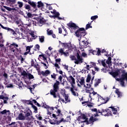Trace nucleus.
<instances>
[{
	"label": "nucleus",
	"instance_id": "obj_1",
	"mask_svg": "<svg viewBox=\"0 0 127 127\" xmlns=\"http://www.w3.org/2000/svg\"><path fill=\"white\" fill-rule=\"evenodd\" d=\"M67 26L71 29V32H75L76 37L81 38V37H84L87 34L85 28H79V26H77L75 23H69L67 24Z\"/></svg>",
	"mask_w": 127,
	"mask_h": 127
},
{
	"label": "nucleus",
	"instance_id": "obj_2",
	"mask_svg": "<svg viewBox=\"0 0 127 127\" xmlns=\"http://www.w3.org/2000/svg\"><path fill=\"white\" fill-rule=\"evenodd\" d=\"M122 74L121 75L120 78H117L116 80L118 82H120V84L122 87H125V80L127 83V72H126V70H121Z\"/></svg>",
	"mask_w": 127,
	"mask_h": 127
},
{
	"label": "nucleus",
	"instance_id": "obj_3",
	"mask_svg": "<svg viewBox=\"0 0 127 127\" xmlns=\"http://www.w3.org/2000/svg\"><path fill=\"white\" fill-rule=\"evenodd\" d=\"M59 84H60L59 81L56 80L53 85V89L50 90V94L52 96H53L54 98H57L56 93H57L58 90H59Z\"/></svg>",
	"mask_w": 127,
	"mask_h": 127
},
{
	"label": "nucleus",
	"instance_id": "obj_4",
	"mask_svg": "<svg viewBox=\"0 0 127 127\" xmlns=\"http://www.w3.org/2000/svg\"><path fill=\"white\" fill-rule=\"evenodd\" d=\"M38 75H40V78L42 79V81L44 82V80H45V78H43L44 77H47L48 75L50 74V70H46L44 71H38Z\"/></svg>",
	"mask_w": 127,
	"mask_h": 127
},
{
	"label": "nucleus",
	"instance_id": "obj_5",
	"mask_svg": "<svg viewBox=\"0 0 127 127\" xmlns=\"http://www.w3.org/2000/svg\"><path fill=\"white\" fill-rule=\"evenodd\" d=\"M97 97H98V102H99L100 104V105H103L104 104H107L108 102L110 100V98L107 97L106 99L103 98V97H102L101 95L97 94Z\"/></svg>",
	"mask_w": 127,
	"mask_h": 127
},
{
	"label": "nucleus",
	"instance_id": "obj_6",
	"mask_svg": "<svg viewBox=\"0 0 127 127\" xmlns=\"http://www.w3.org/2000/svg\"><path fill=\"white\" fill-rule=\"evenodd\" d=\"M99 121V119L97 118H94V117L91 116L90 118L89 121H82V123H86V125H90L91 124H94V123H95V122H97Z\"/></svg>",
	"mask_w": 127,
	"mask_h": 127
},
{
	"label": "nucleus",
	"instance_id": "obj_7",
	"mask_svg": "<svg viewBox=\"0 0 127 127\" xmlns=\"http://www.w3.org/2000/svg\"><path fill=\"white\" fill-rule=\"evenodd\" d=\"M75 56H76L77 59L74 62L75 64H81V63H83V62H84V60L83 59V58L80 56V54H79V53L77 52Z\"/></svg>",
	"mask_w": 127,
	"mask_h": 127
},
{
	"label": "nucleus",
	"instance_id": "obj_8",
	"mask_svg": "<svg viewBox=\"0 0 127 127\" xmlns=\"http://www.w3.org/2000/svg\"><path fill=\"white\" fill-rule=\"evenodd\" d=\"M65 78L67 79V81L70 83L71 86H74L76 82H75V78L72 76V75H70L69 76H65Z\"/></svg>",
	"mask_w": 127,
	"mask_h": 127
},
{
	"label": "nucleus",
	"instance_id": "obj_9",
	"mask_svg": "<svg viewBox=\"0 0 127 127\" xmlns=\"http://www.w3.org/2000/svg\"><path fill=\"white\" fill-rule=\"evenodd\" d=\"M28 3L33 8V11H36L37 10V3L30 0L28 1Z\"/></svg>",
	"mask_w": 127,
	"mask_h": 127
},
{
	"label": "nucleus",
	"instance_id": "obj_10",
	"mask_svg": "<svg viewBox=\"0 0 127 127\" xmlns=\"http://www.w3.org/2000/svg\"><path fill=\"white\" fill-rule=\"evenodd\" d=\"M68 120H64V119L62 118L61 119V120H55V122H53L52 121H49L50 124H51V125H60V124H61V123H62V122H68Z\"/></svg>",
	"mask_w": 127,
	"mask_h": 127
},
{
	"label": "nucleus",
	"instance_id": "obj_11",
	"mask_svg": "<svg viewBox=\"0 0 127 127\" xmlns=\"http://www.w3.org/2000/svg\"><path fill=\"white\" fill-rule=\"evenodd\" d=\"M89 45V43L87 41H82L79 42V46L81 49L87 48Z\"/></svg>",
	"mask_w": 127,
	"mask_h": 127
},
{
	"label": "nucleus",
	"instance_id": "obj_12",
	"mask_svg": "<svg viewBox=\"0 0 127 127\" xmlns=\"http://www.w3.org/2000/svg\"><path fill=\"white\" fill-rule=\"evenodd\" d=\"M56 113L58 114V115L53 114L52 116L54 118V119H56V121H60L59 119H58V117H60V116L61 118H62L63 117V115H62L61 113V110H60V109H58Z\"/></svg>",
	"mask_w": 127,
	"mask_h": 127
},
{
	"label": "nucleus",
	"instance_id": "obj_13",
	"mask_svg": "<svg viewBox=\"0 0 127 127\" xmlns=\"http://www.w3.org/2000/svg\"><path fill=\"white\" fill-rule=\"evenodd\" d=\"M61 94L62 96L64 97L65 101L64 103H65V104H67V103H70L71 99H70V98H69V95H68V94H66L65 92H64V93L61 92Z\"/></svg>",
	"mask_w": 127,
	"mask_h": 127
},
{
	"label": "nucleus",
	"instance_id": "obj_14",
	"mask_svg": "<svg viewBox=\"0 0 127 127\" xmlns=\"http://www.w3.org/2000/svg\"><path fill=\"white\" fill-rule=\"evenodd\" d=\"M59 43H61L62 45H63L64 47V48H68L69 51H72V49H73V47L72 46L69 47L68 44L66 43H62L61 42V41H60Z\"/></svg>",
	"mask_w": 127,
	"mask_h": 127
},
{
	"label": "nucleus",
	"instance_id": "obj_15",
	"mask_svg": "<svg viewBox=\"0 0 127 127\" xmlns=\"http://www.w3.org/2000/svg\"><path fill=\"white\" fill-rule=\"evenodd\" d=\"M121 71H122V70L117 69L116 71L110 72V75H112V76H113V77H114V78H116V77H117V76H119V74H120V73H121Z\"/></svg>",
	"mask_w": 127,
	"mask_h": 127
},
{
	"label": "nucleus",
	"instance_id": "obj_16",
	"mask_svg": "<svg viewBox=\"0 0 127 127\" xmlns=\"http://www.w3.org/2000/svg\"><path fill=\"white\" fill-rule=\"evenodd\" d=\"M103 112H104V116L105 117H109L112 116V111L110 109H103Z\"/></svg>",
	"mask_w": 127,
	"mask_h": 127
},
{
	"label": "nucleus",
	"instance_id": "obj_17",
	"mask_svg": "<svg viewBox=\"0 0 127 127\" xmlns=\"http://www.w3.org/2000/svg\"><path fill=\"white\" fill-rule=\"evenodd\" d=\"M12 46L15 47L14 48H12ZM9 47H10V50H11V51L14 52V51H15V49L14 48H15V47H18V45L15 44V43H13L9 46Z\"/></svg>",
	"mask_w": 127,
	"mask_h": 127
},
{
	"label": "nucleus",
	"instance_id": "obj_18",
	"mask_svg": "<svg viewBox=\"0 0 127 127\" xmlns=\"http://www.w3.org/2000/svg\"><path fill=\"white\" fill-rule=\"evenodd\" d=\"M79 83L77 84V86L78 87H79V88H81V87H82V86H83V85H84V84H85V79L84 78V77H81L80 79V81H79Z\"/></svg>",
	"mask_w": 127,
	"mask_h": 127
},
{
	"label": "nucleus",
	"instance_id": "obj_19",
	"mask_svg": "<svg viewBox=\"0 0 127 127\" xmlns=\"http://www.w3.org/2000/svg\"><path fill=\"white\" fill-rule=\"evenodd\" d=\"M31 67H34V68H35L36 69L37 71H39V70L40 69V67H37L36 64H35V62H34V61L33 60H32L31 61Z\"/></svg>",
	"mask_w": 127,
	"mask_h": 127
},
{
	"label": "nucleus",
	"instance_id": "obj_20",
	"mask_svg": "<svg viewBox=\"0 0 127 127\" xmlns=\"http://www.w3.org/2000/svg\"><path fill=\"white\" fill-rule=\"evenodd\" d=\"M74 89H75V86L74 85L71 86V87L70 88V92H71V94L75 96H78V93L75 92Z\"/></svg>",
	"mask_w": 127,
	"mask_h": 127
},
{
	"label": "nucleus",
	"instance_id": "obj_21",
	"mask_svg": "<svg viewBox=\"0 0 127 127\" xmlns=\"http://www.w3.org/2000/svg\"><path fill=\"white\" fill-rule=\"evenodd\" d=\"M98 62L99 63V64H100V63L102 64V66H103V67H107L108 68V66H107V64H106V60H103L102 61H98Z\"/></svg>",
	"mask_w": 127,
	"mask_h": 127
},
{
	"label": "nucleus",
	"instance_id": "obj_22",
	"mask_svg": "<svg viewBox=\"0 0 127 127\" xmlns=\"http://www.w3.org/2000/svg\"><path fill=\"white\" fill-rule=\"evenodd\" d=\"M32 115V112H31V110L30 109H28L26 111V114L25 117L26 118H28V117H30Z\"/></svg>",
	"mask_w": 127,
	"mask_h": 127
},
{
	"label": "nucleus",
	"instance_id": "obj_23",
	"mask_svg": "<svg viewBox=\"0 0 127 127\" xmlns=\"http://www.w3.org/2000/svg\"><path fill=\"white\" fill-rule=\"evenodd\" d=\"M18 119L19 121H23V120H25V117L23 116L22 113H20L18 115Z\"/></svg>",
	"mask_w": 127,
	"mask_h": 127
},
{
	"label": "nucleus",
	"instance_id": "obj_24",
	"mask_svg": "<svg viewBox=\"0 0 127 127\" xmlns=\"http://www.w3.org/2000/svg\"><path fill=\"white\" fill-rule=\"evenodd\" d=\"M95 81L94 87H98L99 84L101 83V79H95Z\"/></svg>",
	"mask_w": 127,
	"mask_h": 127
},
{
	"label": "nucleus",
	"instance_id": "obj_25",
	"mask_svg": "<svg viewBox=\"0 0 127 127\" xmlns=\"http://www.w3.org/2000/svg\"><path fill=\"white\" fill-rule=\"evenodd\" d=\"M91 79H92V76H91V74L89 73L87 75V76L86 79V83H90V81H91Z\"/></svg>",
	"mask_w": 127,
	"mask_h": 127
},
{
	"label": "nucleus",
	"instance_id": "obj_26",
	"mask_svg": "<svg viewBox=\"0 0 127 127\" xmlns=\"http://www.w3.org/2000/svg\"><path fill=\"white\" fill-rule=\"evenodd\" d=\"M36 19H37V21H39V23L41 24L40 25V26H42V25L44 24V21L43 20V19H40L39 18H36Z\"/></svg>",
	"mask_w": 127,
	"mask_h": 127
},
{
	"label": "nucleus",
	"instance_id": "obj_27",
	"mask_svg": "<svg viewBox=\"0 0 127 127\" xmlns=\"http://www.w3.org/2000/svg\"><path fill=\"white\" fill-rule=\"evenodd\" d=\"M110 109H112V112L114 114V115H117V112H118V110H117V108H115V107L111 106L109 107Z\"/></svg>",
	"mask_w": 127,
	"mask_h": 127
},
{
	"label": "nucleus",
	"instance_id": "obj_28",
	"mask_svg": "<svg viewBox=\"0 0 127 127\" xmlns=\"http://www.w3.org/2000/svg\"><path fill=\"white\" fill-rule=\"evenodd\" d=\"M54 14L55 15L53 16L54 17H56V18H58V19H60V20L62 19V18L59 17V15H60V13H59L58 12H57Z\"/></svg>",
	"mask_w": 127,
	"mask_h": 127
},
{
	"label": "nucleus",
	"instance_id": "obj_29",
	"mask_svg": "<svg viewBox=\"0 0 127 127\" xmlns=\"http://www.w3.org/2000/svg\"><path fill=\"white\" fill-rule=\"evenodd\" d=\"M91 87H92V85L89 84V86H87V87H86V88H85V91L86 93H89L90 95H91V94H92V93L91 92H90V90H89L88 89L91 88Z\"/></svg>",
	"mask_w": 127,
	"mask_h": 127
},
{
	"label": "nucleus",
	"instance_id": "obj_30",
	"mask_svg": "<svg viewBox=\"0 0 127 127\" xmlns=\"http://www.w3.org/2000/svg\"><path fill=\"white\" fill-rule=\"evenodd\" d=\"M92 22H93V21H92L90 23L89 22L88 24H86V27H85L86 30L89 29V28H92V27L91 25V24H92Z\"/></svg>",
	"mask_w": 127,
	"mask_h": 127
},
{
	"label": "nucleus",
	"instance_id": "obj_31",
	"mask_svg": "<svg viewBox=\"0 0 127 127\" xmlns=\"http://www.w3.org/2000/svg\"><path fill=\"white\" fill-rule=\"evenodd\" d=\"M38 5H37V7H38V8H39V7H42L43 6H44V4L41 2V1H39L37 2Z\"/></svg>",
	"mask_w": 127,
	"mask_h": 127
},
{
	"label": "nucleus",
	"instance_id": "obj_32",
	"mask_svg": "<svg viewBox=\"0 0 127 127\" xmlns=\"http://www.w3.org/2000/svg\"><path fill=\"white\" fill-rule=\"evenodd\" d=\"M28 74V73L26 72L25 70H23L22 72H21V75L22 76H23L24 77H25L26 78H27V75Z\"/></svg>",
	"mask_w": 127,
	"mask_h": 127
},
{
	"label": "nucleus",
	"instance_id": "obj_33",
	"mask_svg": "<svg viewBox=\"0 0 127 127\" xmlns=\"http://www.w3.org/2000/svg\"><path fill=\"white\" fill-rule=\"evenodd\" d=\"M27 78H28L29 80H32V79H34V76L30 73H28Z\"/></svg>",
	"mask_w": 127,
	"mask_h": 127
},
{
	"label": "nucleus",
	"instance_id": "obj_34",
	"mask_svg": "<svg viewBox=\"0 0 127 127\" xmlns=\"http://www.w3.org/2000/svg\"><path fill=\"white\" fill-rule=\"evenodd\" d=\"M8 3L10 4H14L16 2V0H6Z\"/></svg>",
	"mask_w": 127,
	"mask_h": 127
},
{
	"label": "nucleus",
	"instance_id": "obj_35",
	"mask_svg": "<svg viewBox=\"0 0 127 127\" xmlns=\"http://www.w3.org/2000/svg\"><path fill=\"white\" fill-rule=\"evenodd\" d=\"M80 117L82 120H85L84 121H88V118H87L84 114H81Z\"/></svg>",
	"mask_w": 127,
	"mask_h": 127
},
{
	"label": "nucleus",
	"instance_id": "obj_36",
	"mask_svg": "<svg viewBox=\"0 0 127 127\" xmlns=\"http://www.w3.org/2000/svg\"><path fill=\"white\" fill-rule=\"evenodd\" d=\"M116 93L118 95V97H122V92H121L119 89L117 88L115 91Z\"/></svg>",
	"mask_w": 127,
	"mask_h": 127
},
{
	"label": "nucleus",
	"instance_id": "obj_37",
	"mask_svg": "<svg viewBox=\"0 0 127 127\" xmlns=\"http://www.w3.org/2000/svg\"><path fill=\"white\" fill-rule=\"evenodd\" d=\"M44 36L39 37V41L41 42V43H43V42H44Z\"/></svg>",
	"mask_w": 127,
	"mask_h": 127
},
{
	"label": "nucleus",
	"instance_id": "obj_38",
	"mask_svg": "<svg viewBox=\"0 0 127 127\" xmlns=\"http://www.w3.org/2000/svg\"><path fill=\"white\" fill-rule=\"evenodd\" d=\"M47 33L48 35H52V34H53V30H50L49 29H47Z\"/></svg>",
	"mask_w": 127,
	"mask_h": 127
},
{
	"label": "nucleus",
	"instance_id": "obj_39",
	"mask_svg": "<svg viewBox=\"0 0 127 127\" xmlns=\"http://www.w3.org/2000/svg\"><path fill=\"white\" fill-rule=\"evenodd\" d=\"M24 102L27 105H31V106H32V105L33 104L32 103V101L30 100H24Z\"/></svg>",
	"mask_w": 127,
	"mask_h": 127
},
{
	"label": "nucleus",
	"instance_id": "obj_40",
	"mask_svg": "<svg viewBox=\"0 0 127 127\" xmlns=\"http://www.w3.org/2000/svg\"><path fill=\"white\" fill-rule=\"evenodd\" d=\"M9 127H17V124L15 122L11 123L10 124H9Z\"/></svg>",
	"mask_w": 127,
	"mask_h": 127
},
{
	"label": "nucleus",
	"instance_id": "obj_41",
	"mask_svg": "<svg viewBox=\"0 0 127 127\" xmlns=\"http://www.w3.org/2000/svg\"><path fill=\"white\" fill-rule=\"evenodd\" d=\"M10 30H8V31H9V32H10V33L11 34H13V35H14V34H16V33H15V31H14V30L9 28Z\"/></svg>",
	"mask_w": 127,
	"mask_h": 127
},
{
	"label": "nucleus",
	"instance_id": "obj_42",
	"mask_svg": "<svg viewBox=\"0 0 127 127\" xmlns=\"http://www.w3.org/2000/svg\"><path fill=\"white\" fill-rule=\"evenodd\" d=\"M89 53H92L93 55H97V51L93 50H89Z\"/></svg>",
	"mask_w": 127,
	"mask_h": 127
},
{
	"label": "nucleus",
	"instance_id": "obj_43",
	"mask_svg": "<svg viewBox=\"0 0 127 127\" xmlns=\"http://www.w3.org/2000/svg\"><path fill=\"white\" fill-rule=\"evenodd\" d=\"M6 113H9V110H4L0 112L1 115H5Z\"/></svg>",
	"mask_w": 127,
	"mask_h": 127
},
{
	"label": "nucleus",
	"instance_id": "obj_44",
	"mask_svg": "<svg viewBox=\"0 0 127 127\" xmlns=\"http://www.w3.org/2000/svg\"><path fill=\"white\" fill-rule=\"evenodd\" d=\"M0 26H1V28H2L3 29H5V30H7V31L8 30H10L9 28L3 26V25H2L1 23H0Z\"/></svg>",
	"mask_w": 127,
	"mask_h": 127
},
{
	"label": "nucleus",
	"instance_id": "obj_45",
	"mask_svg": "<svg viewBox=\"0 0 127 127\" xmlns=\"http://www.w3.org/2000/svg\"><path fill=\"white\" fill-rule=\"evenodd\" d=\"M97 51H96V54L98 56H101V51L100 50V48L96 49Z\"/></svg>",
	"mask_w": 127,
	"mask_h": 127
},
{
	"label": "nucleus",
	"instance_id": "obj_46",
	"mask_svg": "<svg viewBox=\"0 0 127 127\" xmlns=\"http://www.w3.org/2000/svg\"><path fill=\"white\" fill-rule=\"evenodd\" d=\"M25 9H28V11H29V10H30V8H31L30 5L26 4L25 5Z\"/></svg>",
	"mask_w": 127,
	"mask_h": 127
},
{
	"label": "nucleus",
	"instance_id": "obj_47",
	"mask_svg": "<svg viewBox=\"0 0 127 127\" xmlns=\"http://www.w3.org/2000/svg\"><path fill=\"white\" fill-rule=\"evenodd\" d=\"M3 76L4 77L5 80H7L8 78V75L5 72H4L3 74Z\"/></svg>",
	"mask_w": 127,
	"mask_h": 127
},
{
	"label": "nucleus",
	"instance_id": "obj_48",
	"mask_svg": "<svg viewBox=\"0 0 127 127\" xmlns=\"http://www.w3.org/2000/svg\"><path fill=\"white\" fill-rule=\"evenodd\" d=\"M56 76H57V74L54 73H53V74L51 75L52 79H54V80H56Z\"/></svg>",
	"mask_w": 127,
	"mask_h": 127
},
{
	"label": "nucleus",
	"instance_id": "obj_49",
	"mask_svg": "<svg viewBox=\"0 0 127 127\" xmlns=\"http://www.w3.org/2000/svg\"><path fill=\"white\" fill-rule=\"evenodd\" d=\"M31 106H32V108H33V109L34 110L35 113H37V111H38L37 107L35 106L34 105H33V104H32Z\"/></svg>",
	"mask_w": 127,
	"mask_h": 127
},
{
	"label": "nucleus",
	"instance_id": "obj_50",
	"mask_svg": "<svg viewBox=\"0 0 127 127\" xmlns=\"http://www.w3.org/2000/svg\"><path fill=\"white\" fill-rule=\"evenodd\" d=\"M42 108H44L45 109H49V106L47 105L46 104L43 103V105H42Z\"/></svg>",
	"mask_w": 127,
	"mask_h": 127
},
{
	"label": "nucleus",
	"instance_id": "obj_51",
	"mask_svg": "<svg viewBox=\"0 0 127 127\" xmlns=\"http://www.w3.org/2000/svg\"><path fill=\"white\" fill-rule=\"evenodd\" d=\"M63 29L65 31V33L64 34V36H66L67 34H68V32H67V30H66V28L64 27V26H63Z\"/></svg>",
	"mask_w": 127,
	"mask_h": 127
},
{
	"label": "nucleus",
	"instance_id": "obj_52",
	"mask_svg": "<svg viewBox=\"0 0 127 127\" xmlns=\"http://www.w3.org/2000/svg\"><path fill=\"white\" fill-rule=\"evenodd\" d=\"M98 15H94L91 17V20H95V19H97L98 18Z\"/></svg>",
	"mask_w": 127,
	"mask_h": 127
},
{
	"label": "nucleus",
	"instance_id": "obj_53",
	"mask_svg": "<svg viewBox=\"0 0 127 127\" xmlns=\"http://www.w3.org/2000/svg\"><path fill=\"white\" fill-rule=\"evenodd\" d=\"M17 3L19 5V7L21 8L22 6H23V3H22V2L18 1Z\"/></svg>",
	"mask_w": 127,
	"mask_h": 127
},
{
	"label": "nucleus",
	"instance_id": "obj_54",
	"mask_svg": "<svg viewBox=\"0 0 127 127\" xmlns=\"http://www.w3.org/2000/svg\"><path fill=\"white\" fill-rule=\"evenodd\" d=\"M59 53H61V55H63V54L64 53V49L61 48L59 50Z\"/></svg>",
	"mask_w": 127,
	"mask_h": 127
},
{
	"label": "nucleus",
	"instance_id": "obj_55",
	"mask_svg": "<svg viewBox=\"0 0 127 127\" xmlns=\"http://www.w3.org/2000/svg\"><path fill=\"white\" fill-rule=\"evenodd\" d=\"M101 71L104 72V73H107V72H108V71H109V69H108V68H103L101 69Z\"/></svg>",
	"mask_w": 127,
	"mask_h": 127
},
{
	"label": "nucleus",
	"instance_id": "obj_56",
	"mask_svg": "<svg viewBox=\"0 0 127 127\" xmlns=\"http://www.w3.org/2000/svg\"><path fill=\"white\" fill-rule=\"evenodd\" d=\"M58 97H59V101H61L63 103H65V100H64V99H63V98H61V97H60V95H58Z\"/></svg>",
	"mask_w": 127,
	"mask_h": 127
},
{
	"label": "nucleus",
	"instance_id": "obj_57",
	"mask_svg": "<svg viewBox=\"0 0 127 127\" xmlns=\"http://www.w3.org/2000/svg\"><path fill=\"white\" fill-rule=\"evenodd\" d=\"M70 58L71 59V60H72V61H73V60H75V61H76V57L75 56H71L70 57Z\"/></svg>",
	"mask_w": 127,
	"mask_h": 127
},
{
	"label": "nucleus",
	"instance_id": "obj_58",
	"mask_svg": "<svg viewBox=\"0 0 127 127\" xmlns=\"http://www.w3.org/2000/svg\"><path fill=\"white\" fill-rule=\"evenodd\" d=\"M97 114H101L102 116H104V112L103 111V109H102V111H100V110L97 111Z\"/></svg>",
	"mask_w": 127,
	"mask_h": 127
},
{
	"label": "nucleus",
	"instance_id": "obj_59",
	"mask_svg": "<svg viewBox=\"0 0 127 127\" xmlns=\"http://www.w3.org/2000/svg\"><path fill=\"white\" fill-rule=\"evenodd\" d=\"M4 7L5 9H6L7 10H8V11H11V8L9 7H7L6 6H4Z\"/></svg>",
	"mask_w": 127,
	"mask_h": 127
},
{
	"label": "nucleus",
	"instance_id": "obj_60",
	"mask_svg": "<svg viewBox=\"0 0 127 127\" xmlns=\"http://www.w3.org/2000/svg\"><path fill=\"white\" fill-rule=\"evenodd\" d=\"M6 88H13V85L11 83L7 84Z\"/></svg>",
	"mask_w": 127,
	"mask_h": 127
},
{
	"label": "nucleus",
	"instance_id": "obj_61",
	"mask_svg": "<svg viewBox=\"0 0 127 127\" xmlns=\"http://www.w3.org/2000/svg\"><path fill=\"white\" fill-rule=\"evenodd\" d=\"M39 117L37 116V120H39V121H42V117H41V115H40V114L38 115Z\"/></svg>",
	"mask_w": 127,
	"mask_h": 127
},
{
	"label": "nucleus",
	"instance_id": "obj_62",
	"mask_svg": "<svg viewBox=\"0 0 127 127\" xmlns=\"http://www.w3.org/2000/svg\"><path fill=\"white\" fill-rule=\"evenodd\" d=\"M35 49H37V50H39V49H40V46H39V45H38V44H36L35 46Z\"/></svg>",
	"mask_w": 127,
	"mask_h": 127
},
{
	"label": "nucleus",
	"instance_id": "obj_63",
	"mask_svg": "<svg viewBox=\"0 0 127 127\" xmlns=\"http://www.w3.org/2000/svg\"><path fill=\"white\" fill-rule=\"evenodd\" d=\"M30 48H32V47L27 46L26 47V51H27L29 53H30Z\"/></svg>",
	"mask_w": 127,
	"mask_h": 127
},
{
	"label": "nucleus",
	"instance_id": "obj_64",
	"mask_svg": "<svg viewBox=\"0 0 127 127\" xmlns=\"http://www.w3.org/2000/svg\"><path fill=\"white\" fill-rule=\"evenodd\" d=\"M18 71L19 72V73H22V72L23 71V68L18 67Z\"/></svg>",
	"mask_w": 127,
	"mask_h": 127
}]
</instances>
